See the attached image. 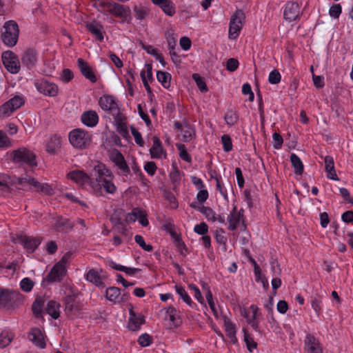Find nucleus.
<instances>
[{
	"label": "nucleus",
	"mask_w": 353,
	"mask_h": 353,
	"mask_svg": "<svg viewBox=\"0 0 353 353\" xmlns=\"http://www.w3.org/2000/svg\"><path fill=\"white\" fill-rule=\"evenodd\" d=\"M104 176H111V171L103 163L95 165L90 174L82 170H74L68 174V176L79 185L88 183L96 192H101V185L97 182Z\"/></svg>",
	"instance_id": "nucleus-1"
},
{
	"label": "nucleus",
	"mask_w": 353,
	"mask_h": 353,
	"mask_svg": "<svg viewBox=\"0 0 353 353\" xmlns=\"http://www.w3.org/2000/svg\"><path fill=\"white\" fill-rule=\"evenodd\" d=\"M1 32V39L3 43L8 47L14 46L18 41L19 29L16 21L10 20L6 21Z\"/></svg>",
	"instance_id": "nucleus-2"
},
{
	"label": "nucleus",
	"mask_w": 353,
	"mask_h": 353,
	"mask_svg": "<svg viewBox=\"0 0 353 353\" xmlns=\"http://www.w3.org/2000/svg\"><path fill=\"white\" fill-rule=\"evenodd\" d=\"M69 141L76 148H86L91 142V136L83 130L77 128L69 133Z\"/></svg>",
	"instance_id": "nucleus-3"
},
{
	"label": "nucleus",
	"mask_w": 353,
	"mask_h": 353,
	"mask_svg": "<svg viewBox=\"0 0 353 353\" xmlns=\"http://www.w3.org/2000/svg\"><path fill=\"white\" fill-rule=\"evenodd\" d=\"M12 160L14 163H26L30 167L37 166L36 155L26 148H19L11 153Z\"/></svg>",
	"instance_id": "nucleus-4"
},
{
	"label": "nucleus",
	"mask_w": 353,
	"mask_h": 353,
	"mask_svg": "<svg viewBox=\"0 0 353 353\" xmlns=\"http://www.w3.org/2000/svg\"><path fill=\"white\" fill-rule=\"evenodd\" d=\"M77 295L72 292L70 294L64 299V311L66 316L70 319L77 317L82 310L81 303L77 301Z\"/></svg>",
	"instance_id": "nucleus-5"
},
{
	"label": "nucleus",
	"mask_w": 353,
	"mask_h": 353,
	"mask_svg": "<svg viewBox=\"0 0 353 353\" xmlns=\"http://www.w3.org/2000/svg\"><path fill=\"white\" fill-rule=\"evenodd\" d=\"M41 237L18 235L12 239L14 243H19L28 253H33L42 241Z\"/></svg>",
	"instance_id": "nucleus-6"
},
{
	"label": "nucleus",
	"mask_w": 353,
	"mask_h": 353,
	"mask_svg": "<svg viewBox=\"0 0 353 353\" xmlns=\"http://www.w3.org/2000/svg\"><path fill=\"white\" fill-rule=\"evenodd\" d=\"M245 14L241 10H237L232 16L230 21L229 37L235 39L239 36L242 28V21Z\"/></svg>",
	"instance_id": "nucleus-7"
},
{
	"label": "nucleus",
	"mask_w": 353,
	"mask_h": 353,
	"mask_svg": "<svg viewBox=\"0 0 353 353\" xmlns=\"http://www.w3.org/2000/svg\"><path fill=\"white\" fill-rule=\"evenodd\" d=\"M24 102L22 97L14 96L0 106V118L9 116L10 113L19 108Z\"/></svg>",
	"instance_id": "nucleus-8"
},
{
	"label": "nucleus",
	"mask_w": 353,
	"mask_h": 353,
	"mask_svg": "<svg viewBox=\"0 0 353 353\" xmlns=\"http://www.w3.org/2000/svg\"><path fill=\"white\" fill-rule=\"evenodd\" d=\"M38 91L50 97H55L58 94V86L54 83H51L46 79L38 80L35 83Z\"/></svg>",
	"instance_id": "nucleus-9"
},
{
	"label": "nucleus",
	"mask_w": 353,
	"mask_h": 353,
	"mask_svg": "<svg viewBox=\"0 0 353 353\" xmlns=\"http://www.w3.org/2000/svg\"><path fill=\"white\" fill-rule=\"evenodd\" d=\"M129 314L128 329L133 332L139 330L141 325L145 323V316L141 313H136L132 307L129 309Z\"/></svg>",
	"instance_id": "nucleus-10"
},
{
	"label": "nucleus",
	"mask_w": 353,
	"mask_h": 353,
	"mask_svg": "<svg viewBox=\"0 0 353 353\" xmlns=\"http://www.w3.org/2000/svg\"><path fill=\"white\" fill-rule=\"evenodd\" d=\"M66 274L65 267L61 265L55 264L48 274L45 281L48 282H60Z\"/></svg>",
	"instance_id": "nucleus-11"
},
{
	"label": "nucleus",
	"mask_w": 353,
	"mask_h": 353,
	"mask_svg": "<svg viewBox=\"0 0 353 353\" xmlns=\"http://www.w3.org/2000/svg\"><path fill=\"white\" fill-rule=\"evenodd\" d=\"M28 338L33 344L41 349H43L46 346L43 334L38 327H32L28 332Z\"/></svg>",
	"instance_id": "nucleus-12"
},
{
	"label": "nucleus",
	"mask_w": 353,
	"mask_h": 353,
	"mask_svg": "<svg viewBox=\"0 0 353 353\" xmlns=\"http://www.w3.org/2000/svg\"><path fill=\"white\" fill-rule=\"evenodd\" d=\"M299 12V6L298 3L288 1L285 4L283 12L284 19L289 21H294L298 18Z\"/></svg>",
	"instance_id": "nucleus-13"
},
{
	"label": "nucleus",
	"mask_w": 353,
	"mask_h": 353,
	"mask_svg": "<svg viewBox=\"0 0 353 353\" xmlns=\"http://www.w3.org/2000/svg\"><path fill=\"white\" fill-rule=\"evenodd\" d=\"M305 349L308 353H323L319 341L311 334L305 336Z\"/></svg>",
	"instance_id": "nucleus-14"
},
{
	"label": "nucleus",
	"mask_w": 353,
	"mask_h": 353,
	"mask_svg": "<svg viewBox=\"0 0 353 353\" xmlns=\"http://www.w3.org/2000/svg\"><path fill=\"white\" fill-rule=\"evenodd\" d=\"M55 219L54 228L57 232H68L73 229L74 223L69 219L64 218L62 216H58Z\"/></svg>",
	"instance_id": "nucleus-15"
},
{
	"label": "nucleus",
	"mask_w": 353,
	"mask_h": 353,
	"mask_svg": "<svg viewBox=\"0 0 353 353\" xmlns=\"http://www.w3.org/2000/svg\"><path fill=\"white\" fill-rule=\"evenodd\" d=\"M78 67L81 72L87 79L90 80L92 83H95L97 79L92 71V68L88 63L81 58L77 59Z\"/></svg>",
	"instance_id": "nucleus-16"
},
{
	"label": "nucleus",
	"mask_w": 353,
	"mask_h": 353,
	"mask_svg": "<svg viewBox=\"0 0 353 353\" xmlns=\"http://www.w3.org/2000/svg\"><path fill=\"white\" fill-rule=\"evenodd\" d=\"M37 61V53L34 49L26 50L21 57L22 65L28 69L32 68L36 65Z\"/></svg>",
	"instance_id": "nucleus-17"
},
{
	"label": "nucleus",
	"mask_w": 353,
	"mask_h": 353,
	"mask_svg": "<svg viewBox=\"0 0 353 353\" xmlns=\"http://www.w3.org/2000/svg\"><path fill=\"white\" fill-rule=\"evenodd\" d=\"M112 161L123 172L125 175L130 172L129 166L128 165L123 155L117 150L112 154Z\"/></svg>",
	"instance_id": "nucleus-18"
},
{
	"label": "nucleus",
	"mask_w": 353,
	"mask_h": 353,
	"mask_svg": "<svg viewBox=\"0 0 353 353\" xmlns=\"http://www.w3.org/2000/svg\"><path fill=\"white\" fill-rule=\"evenodd\" d=\"M152 140L153 145L150 149L151 157L152 159H160L162 155H163L164 159H166L167 154L165 150L163 148L160 139L157 137H154Z\"/></svg>",
	"instance_id": "nucleus-19"
},
{
	"label": "nucleus",
	"mask_w": 353,
	"mask_h": 353,
	"mask_svg": "<svg viewBox=\"0 0 353 353\" xmlns=\"http://www.w3.org/2000/svg\"><path fill=\"white\" fill-rule=\"evenodd\" d=\"M19 185H21V188H19V189H22L23 190H27L26 185H30L34 188L35 191L40 192L41 189L42 183L37 181L34 178L31 177L30 176L26 175L25 176H21V179L18 180Z\"/></svg>",
	"instance_id": "nucleus-20"
},
{
	"label": "nucleus",
	"mask_w": 353,
	"mask_h": 353,
	"mask_svg": "<svg viewBox=\"0 0 353 353\" xmlns=\"http://www.w3.org/2000/svg\"><path fill=\"white\" fill-rule=\"evenodd\" d=\"M82 123L88 127H94L99 122L97 113L94 110L84 112L81 117Z\"/></svg>",
	"instance_id": "nucleus-21"
},
{
	"label": "nucleus",
	"mask_w": 353,
	"mask_h": 353,
	"mask_svg": "<svg viewBox=\"0 0 353 353\" xmlns=\"http://www.w3.org/2000/svg\"><path fill=\"white\" fill-rule=\"evenodd\" d=\"M99 103L103 110H108L110 112L116 111L118 109V105L115 102L114 98L110 95L101 97Z\"/></svg>",
	"instance_id": "nucleus-22"
},
{
	"label": "nucleus",
	"mask_w": 353,
	"mask_h": 353,
	"mask_svg": "<svg viewBox=\"0 0 353 353\" xmlns=\"http://www.w3.org/2000/svg\"><path fill=\"white\" fill-rule=\"evenodd\" d=\"M61 146V137L57 134L52 135L46 144V151L50 154H57Z\"/></svg>",
	"instance_id": "nucleus-23"
},
{
	"label": "nucleus",
	"mask_w": 353,
	"mask_h": 353,
	"mask_svg": "<svg viewBox=\"0 0 353 353\" xmlns=\"http://www.w3.org/2000/svg\"><path fill=\"white\" fill-rule=\"evenodd\" d=\"M88 31L95 37L97 40L102 41L104 39L103 26L97 21H92L86 24Z\"/></svg>",
	"instance_id": "nucleus-24"
},
{
	"label": "nucleus",
	"mask_w": 353,
	"mask_h": 353,
	"mask_svg": "<svg viewBox=\"0 0 353 353\" xmlns=\"http://www.w3.org/2000/svg\"><path fill=\"white\" fill-rule=\"evenodd\" d=\"M113 175L111 173V176H104L101 177L97 182L101 185V188L105 190L107 193L113 194L116 191V186L112 182Z\"/></svg>",
	"instance_id": "nucleus-25"
},
{
	"label": "nucleus",
	"mask_w": 353,
	"mask_h": 353,
	"mask_svg": "<svg viewBox=\"0 0 353 353\" xmlns=\"http://www.w3.org/2000/svg\"><path fill=\"white\" fill-rule=\"evenodd\" d=\"M167 41L168 44L169 52L171 56V59L172 62L175 65H178L181 63V59L179 56L176 54V40L175 38L172 36H169L167 37Z\"/></svg>",
	"instance_id": "nucleus-26"
},
{
	"label": "nucleus",
	"mask_w": 353,
	"mask_h": 353,
	"mask_svg": "<svg viewBox=\"0 0 353 353\" xmlns=\"http://www.w3.org/2000/svg\"><path fill=\"white\" fill-rule=\"evenodd\" d=\"M14 336V333L10 329L3 330L0 334V348H4L9 345Z\"/></svg>",
	"instance_id": "nucleus-27"
},
{
	"label": "nucleus",
	"mask_w": 353,
	"mask_h": 353,
	"mask_svg": "<svg viewBox=\"0 0 353 353\" xmlns=\"http://www.w3.org/2000/svg\"><path fill=\"white\" fill-rule=\"evenodd\" d=\"M85 279L88 281L94 283L99 288H105V283L101 281V276L99 275L97 271L94 269L90 270L86 275Z\"/></svg>",
	"instance_id": "nucleus-28"
},
{
	"label": "nucleus",
	"mask_w": 353,
	"mask_h": 353,
	"mask_svg": "<svg viewBox=\"0 0 353 353\" xmlns=\"http://www.w3.org/2000/svg\"><path fill=\"white\" fill-rule=\"evenodd\" d=\"M325 171L327 172V177L334 181H339V179L336 174L334 159L332 157L326 156L325 157Z\"/></svg>",
	"instance_id": "nucleus-29"
},
{
	"label": "nucleus",
	"mask_w": 353,
	"mask_h": 353,
	"mask_svg": "<svg viewBox=\"0 0 353 353\" xmlns=\"http://www.w3.org/2000/svg\"><path fill=\"white\" fill-rule=\"evenodd\" d=\"M224 325L228 337L230 339V343L235 344L237 343L236 337V330L234 325L227 316H224Z\"/></svg>",
	"instance_id": "nucleus-30"
},
{
	"label": "nucleus",
	"mask_w": 353,
	"mask_h": 353,
	"mask_svg": "<svg viewBox=\"0 0 353 353\" xmlns=\"http://www.w3.org/2000/svg\"><path fill=\"white\" fill-rule=\"evenodd\" d=\"M45 299L42 296H37L32 305L33 314L36 318L42 316L43 307L45 303Z\"/></svg>",
	"instance_id": "nucleus-31"
},
{
	"label": "nucleus",
	"mask_w": 353,
	"mask_h": 353,
	"mask_svg": "<svg viewBox=\"0 0 353 353\" xmlns=\"http://www.w3.org/2000/svg\"><path fill=\"white\" fill-rule=\"evenodd\" d=\"M60 304L55 301H48L46 307V312L54 319H57L60 316Z\"/></svg>",
	"instance_id": "nucleus-32"
},
{
	"label": "nucleus",
	"mask_w": 353,
	"mask_h": 353,
	"mask_svg": "<svg viewBox=\"0 0 353 353\" xmlns=\"http://www.w3.org/2000/svg\"><path fill=\"white\" fill-rule=\"evenodd\" d=\"M290 161L294 168V173L297 175H301L304 170L303 164L301 159L296 154H291Z\"/></svg>",
	"instance_id": "nucleus-33"
},
{
	"label": "nucleus",
	"mask_w": 353,
	"mask_h": 353,
	"mask_svg": "<svg viewBox=\"0 0 353 353\" xmlns=\"http://www.w3.org/2000/svg\"><path fill=\"white\" fill-rule=\"evenodd\" d=\"M21 177L10 176L9 175L3 174L0 176V186L6 188L8 190H10V186L14 184H19L18 180Z\"/></svg>",
	"instance_id": "nucleus-34"
},
{
	"label": "nucleus",
	"mask_w": 353,
	"mask_h": 353,
	"mask_svg": "<svg viewBox=\"0 0 353 353\" xmlns=\"http://www.w3.org/2000/svg\"><path fill=\"white\" fill-rule=\"evenodd\" d=\"M5 68L12 74H17L20 70V62L18 58L10 61H4L3 63Z\"/></svg>",
	"instance_id": "nucleus-35"
},
{
	"label": "nucleus",
	"mask_w": 353,
	"mask_h": 353,
	"mask_svg": "<svg viewBox=\"0 0 353 353\" xmlns=\"http://www.w3.org/2000/svg\"><path fill=\"white\" fill-rule=\"evenodd\" d=\"M157 79L163 88H168L170 86L171 74L170 73L159 70L157 72Z\"/></svg>",
	"instance_id": "nucleus-36"
},
{
	"label": "nucleus",
	"mask_w": 353,
	"mask_h": 353,
	"mask_svg": "<svg viewBox=\"0 0 353 353\" xmlns=\"http://www.w3.org/2000/svg\"><path fill=\"white\" fill-rule=\"evenodd\" d=\"M121 290L117 287H110L105 290L106 299L112 302L116 303V299L120 296Z\"/></svg>",
	"instance_id": "nucleus-37"
},
{
	"label": "nucleus",
	"mask_w": 353,
	"mask_h": 353,
	"mask_svg": "<svg viewBox=\"0 0 353 353\" xmlns=\"http://www.w3.org/2000/svg\"><path fill=\"white\" fill-rule=\"evenodd\" d=\"M236 210V207H234L232 211L230 212L228 217V221L229 223L228 229L233 231L237 228V225L241 220L240 217L235 216V211Z\"/></svg>",
	"instance_id": "nucleus-38"
},
{
	"label": "nucleus",
	"mask_w": 353,
	"mask_h": 353,
	"mask_svg": "<svg viewBox=\"0 0 353 353\" xmlns=\"http://www.w3.org/2000/svg\"><path fill=\"white\" fill-rule=\"evenodd\" d=\"M175 288L176 292L181 296V298L185 303H186L190 307H192L193 305H196V304L192 301L191 298L189 296L183 287L176 285Z\"/></svg>",
	"instance_id": "nucleus-39"
},
{
	"label": "nucleus",
	"mask_w": 353,
	"mask_h": 353,
	"mask_svg": "<svg viewBox=\"0 0 353 353\" xmlns=\"http://www.w3.org/2000/svg\"><path fill=\"white\" fill-rule=\"evenodd\" d=\"M133 10L134 12V17L138 20L144 19L149 14V9L141 6H135L133 8Z\"/></svg>",
	"instance_id": "nucleus-40"
},
{
	"label": "nucleus",
	"mask_w": 353,
	"mask_h": 353,
	"mask_svg": "<svg viewBox=\"0 0 353 353\" xmlns=\"http://www.w3.org/2000/svg\"><path fill=\"white\" fill-rule=\"evenodd\" d=\"M192 79L195 81L199 90L201 92H207L208 91V88L204 81V79L196 73L192 74Z\"/></svg>",
	"instance_id": "nucleus-41"
},
{
	"label": "nucleus",
	"mask_w": 353,
	"mask_h": 353,
	"mask_svg": "<svg viewBox=\"0 0 353 353\" xmlns=\"http://www.w3.org/2000/svg\"><path fill=\"white\" fill-rule=\"evenodd\" d=\"M243 333L244 341L246 344L247 348L250 352H252L254 349L256 348L257 343L254 341L245 329H243Z\"/></svg>",
	"instance_id": "nucleus-42"
},
{
	"label": "nucleus",
	"mask_w": 353,
	"mask_h": 353,
	"mask_svg": "<svg viewBox=\"0 0 353 353\" xmlns=\"http://www.w3.org/2000/svg\"><path fill=\"white\" fill-rule=\"evenodd\" d=\"M159 7L168 16L172 17L175 14L174 5L170 0H168Z\"/></svg>",
	"instance_id": "nucleus-43"
},
{
	"label": "nucleus",
	"mask_w": 353,
	"mask_h": 353,
	"mask_svg": "<svg viewBox=\"0 0 353 353\" xmlns=\"http://www.w3.org/2000/svg\"><path fill=\"white\" fill-rule=\"evenodd\" d=\"M199 211L208 221H216L215 212L211 208L203 205L199 208Z\"/></svg>",
	"instance_id": "nucleus-44"
},
{
	"label": "nucleus",
	"mask_w": 353,
	"mask_h": 353,
	"mask_svg": "<svg viewBox=\"0 0 353 353\" xmlns=\"http://www.w3.org/2000/svg\"><path fill=\"white\" fill-rule=\"evenodd\" d=\"M12 294L8 290L0 289V306H6L12 299Z\"/></svg>",
	"instance_id": "nucleus-45"
},
{
	"label": "nucleus",
	"mask_w": 353,
	"mask_h": 353,
	"mask_svg": "<svg viewBox=\"0 0 353 353\" xmlns=\"http://www.w3.org/2000/svg\"><path fill=\"white\" fill-rule=\"evenodd\" d=\"M224 119L228 125H233L236 123L238 121V115L235 112L232 110H228L225 113Z\"/></svg>",
	"instance_id": "nucleus-46"
},
{
	"label": "nucleus",
	"mask_w": 353,
	"mask_h": 353,
	"mask_svg": "<svg viewBox=\"0 0 353 353\" xmlns=\"http://www.w3.org/2000/svg\"><path fill=\"white\" fill-rule=\"evenodd\" d=\"M221 142L225 152H228L232 150V142L230 135L223 134L221 137Z\"/></svg>",
	"instance_id": "nucleus-47"
},
{
	"label": "nucleus",
	"mask_w": 353,
	"mask_h": 353,
	"mask_svg": "<svg viewBox=\"0 0 353 353\" xmlns=\"http://www.w3.org/2000/svg\"><path fill=\"white\" fill-rule=\"evenodd\" d=\"M138 343L141 347H148L152 343V338L148 334L144 333L139 337Z\"/></svg>",
	"instance_id": "nucleus-48"
},
{
	"label": "nucleus",
	"mask_w": 353,
	"mask_h": 353,
	"mask_svg": "<svg viewBox=\"0 0 353 353\" xmlns=\"http://www.w3.org/2000/svg\"><path fill=\"white\" fill-rule=\"evenodd\" d=\"M134 241L143 250L145 251L150 252L153 249V247L151 245L145 243L143 237L141 235H135Z\"/></svg>",
	"instance_id": "nucleus-49"
},
{
	"label": "nucleus",
	"mask_w": 353,
	"mask_h": 353,
	"mask_svg": "<svg viewBox=\"0 0 353 353\" xmlns=\"http://www.w3.org/2000/svg\"><path fill=\"white\" fill-rule=\"evenodd\" d=\"M342 8L341 6L339 3L333 4L330 10L329 14L331 17L334 19H338L341 14Z\"/></svg>",
	"instance_id": "nucleus-50"
},
{
	"label": "nucleus",
	"mask_w": 353,
	"mask_h": 353,
	"mask_svg": "<svg viewBox=\"0 0 353 353\" xmlns=\"http://www.w3.org/2000/svg\"><path fill=\"white\" fill-rule=\"evenodd\" d=\"M185 127L187 128V130L183 132V139L182 141L184 142H188L192 139V135L194 134V130L190 128V124H188L186 121H185Z\"/></svg>",
	"instance_id": "nucleus-51"
},
{
	"label": "nucleus",
	"mask_w": 353,
	"mask_h": 353,
	"mask_svg": "<svg viewBox=\"0 0 353 353\" xmlns=\"http://www.w3.org/2000/svg\"><path fill=\"white\" fill-rule=\"evenodd\" d=\"M20 286L24 292H30L34 286V282L30 278H24L20 283Z\"/></svg>",
	"instance_id": "nucleus-52"
},
{
	"label": "nucleus",
	"mask_w": 353,
	"mask_h": 353,
	"mask_svg": "<svg viewBox=\"0 0 353 353\" xmlns=\"http://www.w3.org/2000/svg\"><path fill=\"white\" fill-rule=\"evenodd\" d=\"M225 231L223 229H220L219 230H216L215 232V239L217 243L220 245H224V250H226L225 245L227 241V238L223 235Z\"/></svg>",
	"instance_id": "nucleus-53"
},
{
	"label": "nucleus",
	"mask_w": 353,
	"mask_h": 353,
	"mask_svg": "<svg viewBox=\"0 0 353 353\" xmlns=\"http://www.w3.org/2000/svg\"><path fill=\"white\" fill-rule=\"evenodd\" d=\"M134 210H136V214H137V219H139V223L143 226H147L149 224V222L147 219L146 213L139 208H134Z\"/></svg>",
	"instance_id": "nucleus-54"
},
{
	"label": "nucleus",
	"mask_w": 353,
	"mask_h": 353,
	"mask_svg": "<svg viewBox=\"0 0 353 353\" xmlns=\"http://www.w3.org/2000/svg\"><path fill=\"white\" fill-rule=\"evenodd\" d=\"M130 130L132 134L134 137V141L138 145L143 147L144 145V141L142 138L141 134L133 126H130Z\"/></svg>",
	"instance_id": "nucleus-55"
},
{
	"label": "nucleus",
	"mask_w": 353,
	"mask_h": 353,
	"mask_svg": "<svg viewBox=\"0 0 353 353\" xmlns=\"http://www.w3.org/2000/svg\"><path fill=\"white\" fill-rule=\"evenodd\" d=\"M281 76L277 70H273L269 74L268 81L271 84H277L281 81Z\"/></svg>",
	"instance_id": "nucleus-56"
},
{
	"label": "nucleus",
	"mask_w": 353,
	"mask_h": 353,
	"mask_svg": "<svg viewBox=\"0 0 353 353\" xmlns=\"http://www.w3.org/2000/svg\"><path fill=\"white\" fill-rule=\"evenodd\" d=\"M239 63L236 59L230 58L226 61V69L230 72H234L237 70Z\"/></svg>",
	"instance_id": "nucleus-57"
},
{
	"label": "nucleus",
	"mask_w": 353,
	"mask_h": 353,
	"mask_svg": "<svg viewBox=\"0 0 353 353\" xmlns=\"http://www.w3.org/2000/svg\"><path fill=\"white\" fill-rule=\"evenodd\" d=\"M267 318L268 319V323L271 326L272 330L275 332H278L280 330L279 324L277 321L274 319L273 316V313H268Z\"/></svg>",
	"instance_id": "nucleus-58"
},
{
	"label": "nucleus",
	"mask_w": 353,
	"mask_h": 353,
	"mask_svg": "<svg viewBox=\"0 0 353 353\" xmlns=\"http://www.w3.org/2000/svg\"><path fill=\"white\" fill-rule=\"evenodd\" d=\"M111 113L114 116L116 125H118L119 123H121V124L125 123V121L126 119V117L122 113L120 112L119 108L117 109V110L113 111Z\"/></svg>",
	"instance_id": "nucleus-59"
},
{
	"label": "nucleus",
	"mask_w": 353,
	"mask_h": 353,
	"mask_svg": "<svg viewBox=\"0 0 353 353\" xmlns=\"http://www.w3.org/2000/svg\"><path fill=\"white\" fill-rule=\"evenodd\" d=\"M273 147L275 149H280L282 147L283 139L279 133L274 132L272 136Z\"/></svg>",
	"instance_id": "nucleus-60"
},
{
	"label": "nucleus",
	"mask_w": 353,
	"mask_h": 353,
	"mask_svg": "<svg viewBox=\"0 0 353 353\" xmlns=\"http://www.w3.org/2000/svg\"><path fill=\"white\" fill-rule=\"evenodd\" d=\"M157 169V165L154 161H148L144 165V170L150 176H153L155 174Z\"/></svg>",
	"instance_id": "nucleus-61"
},
{
	"label": "nucleus",
	"mask_w": 353,
	"mask_h": 353,
	"mask_svg": "<svg viewBox=\"0 0 353 353\" xmlns=\"http://www.w3.org/2000/svg\"><path fill=\"white\" fill-rule=\"evenodd\" d=\"M194 231L199 234L205 235L208 231V226L205 223L202 222L194 226Z\"/></svg>",
	"instance_id": "nucleus-62"
},
{
	"label": "nucleus",
	"mask_w": 353,
	"mask_h": 353,
	"mask_svg": "<svg viewBox=\"0 0 353 353\" xmlns=\"http://www.w3.org/2000/svg\"><path fill=\"white\" fill-rule=\"evenodd\" d=\"M11 146V143L8 136L0 130V148H8Z\"/></svg>",
	"instance_id": "nucleus-63"
},
{
	"label": "nucleus",
	"mask_w": 353,
	"mask_h": 353,
	"mask_svg": "<svg viewBox=\"0 0 353 353\" xmlns=\"http://www.w3.org/2000/svg\"><path fill=\"white\" fill-rule=\"evenodd\" d=\"M74 77L73 72L68 68L63 69L61 73V80L63 82L68 83Z\"/></svg>",
	"instance_id": "nucleus-64"
}]
</instances>
